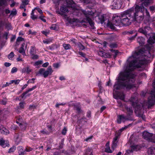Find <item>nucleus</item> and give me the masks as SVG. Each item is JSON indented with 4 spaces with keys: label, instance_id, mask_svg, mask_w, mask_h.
Instances as JSON below:
<instances>
[{
    "label": "nucleus",
    "instance_id": "obj_38",
    "mask_svg": "<svg viewBox=\"0 0 155 155\" xmlns=\"http://www.w3.org/2000/svg\"><path fill=\"white\" fill-rule=\"evenodd\" d=\"M110 51L112 52V53H113L114 54L115 56L114 57H116L118 52V50H117L110 49Z\"/></svg>",
    "mask_w": 155,
    "mask_h": 155
},
{
    "label": "nucleus",
    "instance_id": "obj_56",
    "mask_svg": "<svg viewBox=\"0 0 155 155\" xmlns=\"http://www.w3.org/2000/svg\"><path fill=\"white\" fill-rule=\"evenodd\" d=\"M44 17L41 15L39 17V18L42 21L45 22H46V20L44 18Z\"/></svg>",
    "mask_w": 155,
    "mask_h": 155
},
{
    "label": "nucleus",
    "instance_id": "obj_49",
    "mask_svg": "<svg viewBox=\"0 0 155 155\" xmlns=\"http://www.w3.org/2000/svg\"><path fill=\"white\" fill-rule=\"evenodd\" d=\"M145 12V14H146V16L148 17L149 18L150 17V15L149 12L148 11L147 9L146 8H145V10L144 11V12Z\"/></svg>",
    "mask_w": 155,
    "mask_h": 155
},
{
    "label": "nucleus",
    "instance_id": "obj_7",
    "mask_svg": "<svg viewBox=\"0 0 155 155\" xmlns=\"http://www.w3.org/2000/svg\"><path fill=\"white\" fill-rule=\"evenodd\" d=\"M60 10L61 12L59 11H57V12L59 14L63 16L64 18L67 21H69L70 18L67 15L65 14V13L66 12H68V7L63 5L60 7Z\"/></svg>",
    "mask_w": 155,
    "mask_h": 155
},
{
    "label": "nucleus",
    "instance_id": "obj_45",
    "mask_svg": "<svg viewBox=\"0 0 155 155\" xmlns=\"http://www.w3.org/2000/svg\"><path fill=\"white\" fill-rule=\"evenodd\" d=\"M13 57L14 53L13 52H11L8 55V58L9 59L11 60Z\"/></svg>",
    "mask_w": 155,
    "mask_h": 155
},
{
    "label": "nucleus",
    "instance_id": "obj_59",
    "mask_svg": "<svg viewBox=\"0 0 155 155\" xmlns=\"http://www.w3.org/2000/svg\"><path fill=\"white\" fill-rule=\"evenodd\" d=\"M25 149V151L26 152H29L31 151L32 150V148H30V147L26 148Z\"/></svg>",
    "mask_w": 155,
    "mask_h": 155
},
{
    "label": "nucleus",
    "instance_id": "obj_54",
    "mask_svg": "<svg viewBox=\"0 0 155 155\" xmlns=\"http://www.w3.org/2000/svg\"><path fill=\"white\" fill-rule=\"evenodd\" d=\"M17 69L16 67H13L12 69L11 73H13L16 72L17 71Z\"/></svg>",
    "mask_w": 155,
    "mask_h": 155
},
{
    "label": "nucleus",
    "instance_id": "obj_42",
    "mask_svg": "<svg viewBox=\"0 0 155 155\" xmlns=\"http://www.w3.org/2000/svg\"><path fill=\"white\" fill-rule=\"evenodd\" d=\"M50 28L51 30H56L57 29L56 25L55 24H52L51 26L50 27Z\"/></svg>",
    "mask_w": 155,
    "mask_h": 155
},
{
    "label": "nucleus",
    "instance_id": "obj_22",
    "mask_svg": "<svg viewBox=\"0 0 155 155\" xmlns=\"http://www.w3.org/2000/svg\"><path fill=\"white\" fill-rule=\"evenodd\" d=\"M16 123L17 124L19 123V125L22 130H25L27 126L26 123L25 122L19 123L18 121H16Z\"/></svg>",
    "mask_w": 155,
    "mask_h": 155
},
{
    "label": "nucleus",
    "instance_id": "obj_16",
    "mask_svg": "<svg viewBox=\"0 0 155 155\" xmlns=\"http://www.w3.org/2000/svg\"><path fill=\"white\" fill-rule=\"evenodd\" d=\"M18 153L19 155H24L26 153L25 149L24 150L21 146H19L18 148Z\"/></svg>",
    "mask_w": 155,
    "mask_h": 155
},
{
    "label": "nucleus",
    "instance_id": "obj_8",
    "mask_svg": "<svg viewBox=\"0 0 155 155\" xmlns=\"http://www.w3.org/2000/svg\"><path fill=\"white\" fill-rule=\"evenodd\" d=\"M122 2L121 0H114L112 2V9H120L122 6Z\"/></svg>",
    "mask_w": 155,
    "mask_h": 155
},
{
    "label": "nucleus",
    "instance_id": "obj_4",
    "mask_svg": "<svg viewBox=\"0 0 155 155\" xmlns=\"http://www.w3.org/2000/svg\"><path fill=\"white\" fill-rule=\"evenodd\" d=\"M134 9L135 12L134 13L133 16L132 17V21L140 23L144 18L145 8L139 6V5H136Z\"/></svg>",
    "mask_w": 155,
    "mask_h": 155
},
{
    "label": "nucleus",
    "instance_id": "obj_14",
    "mask_svg": "<svg viewBox=\"0 0 155 155\" xmlns=\"http://www.w3.org/2000/svg\"><path fill=\"white\" fill-rule=\"evenodd\" d=\"M150 44H152L155 42V33H153L147 41Z\"/></svg>",
    "mask_w": 155,
    "mask_h": 155
},
{
    "label": "nucleus",
    "instance_id": "obj_41",
    "mask_svg": "<svg viewBox=\"0 0 155 155\" xmlns=\"http://www.w3.org/2000/svg\"><path fill=\"white\" fill-rule=\"evenodd\" d=\"M117 143H114V142H112L111 149L113 150H114L116 148L117 146Z\"/></svg>",
    "mask_w": 155,
    "mask_h": 155
},
{
    "label": "nucleus",
    "instance_id": "obj_6",
    "mask_svg": "<svg viewBox=\"0 0 155 155\" xmlns=\"http://www.w3.org/2000/svg\"><path fill=\"white\" fill-rule=\"evenodd\" d=\"M82 12L85 16L86 20L89 23L92 28H94V23L91 19L93 12L91 11H86L84 10L82 11Z\"/></svg>",
    "mask_w": 155,
    "mask_h": 155
},
{
    "label": "nucleus",
    "instance_id": "obj_52",
    "mask_svg": "<svg viewBox=\"0 0 155 155\" xmlns=\"http://www.w3.org/2000/svg\"><path fill=\"white\" fill-rule=\"evenodd\" d=\"M41 32L43 34L45 35L46 36L49 33V31H43Z\"/></svg>",
    "mask_w": 155,
    "mask_h": 155
},
{
    "label": "nucleus",
    "instance_id": "obj_26",
    "mask_svg": "<svg viewBox=\"0 0 155 155\" xmlns=\"http://www.w3.org/2000/svg\"><path fill=\"white\" fill-rule=\"evenodd\" d=\"M126 109L127 111L128 114L129 115H130L133 113V111L131 107H126Z\"/></svg>",
    "mask_w": 155,
    "mask_h": 155
},
{
    "label": "nucleus",
    "instance_id": "obj_57",
    "mask_svg": "<svg viewBox=\"0 0 155 155\" xmlns=\"http://www.w3.org/2000/svg\"><path fill=\"white\" fill-rule=\"evenodd\" d=\"M8 32H5L4 35L3 36L5 37V39L7 40L8 39Z\"/></svg>",
    "mask_w": 155,
    "mask_h": 155
},
{
    "label": "nucleus",
    "instance_id": "obj_12",
    "mask_svg": "<svg viewBox=\"0 0 155 155\" xmlns=\"http://www.w3.org/2000/svg\"><path fill=\"white\" fill-rule=\"evenodd\" d=\"M152 136V134L147 131H144L143 133V137L145 139L150 141Z\"/></svg>",
    "mask_w": 155,
    "mask_h": 155
},
{
    "label": "nucleus",
    "instance_id": "obj_32",
    "mask_svg": "<svg viewBox=\"0 0 155 155\" xmlns=\"http://www.w3.org/2000/svg\"><path fill=\"white\" fill-rule=\"evenodd\" d=\"M22 72L24 73L26 72L27 73H29L31 72V70L28 67H27L23 69Z\"/></svg>",
    "mask_w": 155,
    "mask_h": 155
},
{
    "label": "nucleus",
    "instance_id": "obj_28",
    "mask_svg": "<svg viewBox=\"0 0 155 155\" xmlns=\"http://www.w3.org/2000/svg\"><path fill=\"white\" fill-rule=\"evenodd\" d=\"M109 46L111 48H117L118 45L116 43H111L110 44Z\"/></svg>",
    "mask_w": 155,
    "mask_h": 155
},
{
    "label": "nucleus",
    "instance_id": "obj_60",
    "mask_svg": "<svg viewBox=\"0 0 155 155\" xmlns=\"http://www.w3.org/2000/svg\"><path fill=\"white\" fill-rule=\"evenodd\" d=\"M92 137H93L92 136L89 137L88 138H86L85 139V140L87 142L89 141H90L92 139Z\"/></svg>",
    "mask_w": 155,
    "mask_h": 155
},
{
    "label": "nucleus",
    "instance_id": "obj_11",
    "mask_svg": "<svg viewBox=\"0 0 155 155\" xmlns=\"http://www.w3.org/2000/svg\"><path fill=\"white\" fill-rule=\"evenodd\" d=\"M53 72V70L51 66H49L46 70H45L44 77L46 78L48 75H51Z\"/></svg>",
    "mask_w": 155,
    "mask_h": 155
},
{
    "label": "nucleus",
    "instance_id": "obj_64",
    "mask_svg": "<svg viewBox=\"0 0 155 155\" xmlns=\"http://www.w3.org/2000/svg\"><path fill=\"white\" fill-rule=\"evenodd\" d=\"M150 10L152 11H155V7L154 6H150Z\"/></svg>",
    "mask_w": 155,
    "mask_h": 155
},
{
    "label": "nucleus",
    "instance_id": "obj_27",
    "mask_svg": "<svg viewBox=\"0 0 155 155\" xmlns=\"http://www.w3.org/2000/svg\"><path fill=\"white\" fill-rule=\"evenodd\" d=\"M3 5L5 6L8 5L6 0H0V6H2Z\"/></svg>",
    "mask_w": 155,
    "mask_h": 155
},
{
    "label": "nucleus",
    "instance_id": "obj_34",
    "mask_svg": "<svg viewBox=\"0 0 155 155\" xmlns=\"http://www.w3.org/2000/svg\"><path fill=\"white\" fill-rule=\"evenodd\" d=\"M45 69L43 68L40 69L38 71L37 75H38L39 74L42 75L44 76V74L45 72Z\"/></svg>",
    "mask_w": 155,
    "mask_h": 155
},
{
    "label": "nucleus",
    "instance_id": "obj_63",
    "mask_svg": "<svg viewBox=\"0 0 155 155\" xmlns=\"http://www.w3.org/2000/svg\"><path fill=\"white\" fill-rule=\"evenodd\" d=\"M53 67L55 68H58L59 66V65L58 64L55 63L53 64Z\"/></svg>",
    "mask_w": 155,
    "mask_h": 155
},
{
    "label": "nucleus",
    "instance_id": "obj_2",
    "mask_svg": "<svg viewBox=\"0 0 155 155\" xmlns=\"http://www.w3.org/2000/svg\"><path fill=\"white\" fill-rule=\"evenodd\" d=\"M133 7L127 10L120 14V16H115L113 17V24L116 26L129 25L132 21L131 14L134 12Z\"/></svg>",
    "mask_w": 155,
    "mask_h": 155
},
{
    "label": "nucleus",
    "instance_id": "obj_46",
    "mask_svg": "<svg viewBox=\"0 0 155 155\" xmlns=\"http://www.w3.org/2000/svg\"><path fill=\"white\" fill-rule=\"evenodd\" d=\"M42 63L43 61H39L35 62L34 65L35 66L38 65L42 64Z\"/></svg>",
    "mask_w": 155,
    "mask_h": 155
},
{
    "label": "nucleus",
    "instance_id": "obj_13",
    "mask_svg": "<svg viewBox=\"0 0 155 155\" xmlns=\"http://www.w3.org/2000/svg\"><path fill=\"white\" fill-rule=\"evenodd\" d=\"M95 20L98 23L103 24L105 21L103 15H101L95 17Z\"/></svg>",
    "mask_w": 155,
    "mask_h": 155
},
{
    "label": "nucleus",
    "instance_id": "obj_55",
    "mask_svg": "<svg viewBox=\"0 0 155 155\" xmlns=\"http://www.w3.org/2000/svg\"><path fill=\"white\" fill-rule=\"evenodd\" d=\"M65 104V103H57L55 105V107H58L60 105H64Z\"/></svg>",
    "mask_w": 155,
    "mask_h": 155
},
{
    "label": "nucleus",
    "instance_id": "obj_53",
    "mask_svg": "<svg viewBox=\"0 0 155 155\" xmlns=\"http://www.w3.org/2000/svg\"><path fill=\"white\" fill-rule=\"evenodd\" d=\"M126 128H127V127H122L121 129H120L118 131L119 134H120V133L124 130H125Z\"/></svg>",
    "mask_w": 155,
    "mask_h": 155
},
{
    "label": "nucleus",
    "instance_id": "obj_3",
    "mask_svg": "<svg viewBox=\"0 0 155 155\" xmlns=\"http://www.w3.org/2000/svg\"><path fill=\"white\" fill-rule=\"evenodd\" d=\"M130 101L132 103V106L135 107V113L138 114L141 113L140 110L145 105L147 106L148 108H150L154 104L155 102V88H153V89L151 90L150 96L148 98V101L144 102L142 107L137 104V98L136 96L135 97L132 96L130 99Z\"/></svg>",
    "mask_w": 155,
    "mask_h": 155
},
{
    "label": "nucleus",
    "instance_id": "obj_51",
    "mask_svg": "<svg viewBox=\"0 0 155 155\" xmlns=\"http://www.w3.org/2000/svg\"><path fill=\"white\" fill-rule=\"evenodd\" d=\"M17 14V12L15 9H13V10L12 11L10 15H15Z\"/></svg>",
    "mask_w": 155,
    "mask_h": 155
},
{
    "label": "nucleus",
    "instance_id": "obj_50",
    "mask_svg": "<svg viewBox=\"0 0 155 155\" xmlns=\"http://www.w3.org/2000/svg\"><path fill=\"white\" fill-rule=\"evenodd\" d=\"M24 41V39L21 37H18L16 39L17 41Z\"/></svg>",
    "mask_w": 155,
    "mask_h": 155
},
{
    "label": "nucleus",
    "instance_id": "obj_35",
    "mask_svg": "<svg viewBox=\"0 0 155 155\" xmlns=\"http://www.w3.org/2000/svg\"><path fill=\"white\" fill-rule=\"evenodd\" d=\"M34 10H32L31 13V18L33 20H35L37 18V17L34 15Z\"/></svg>",
    "mask_w": 155,
    "mask_h": 155
},
{
    "label": "nucleus",
    "instance_id": "obj_9",
    "mask_svg": "<svg viewBox=\"0 0 155 155\" xmlns=\"http://www.w3.org/2000/svg\"><path fill=\"white\" fill-rule=\"evenodd\" d=\"M129 120L127 116L125 117L124 115H121L117 116V121L118 124H120L122 122H124L126 120Z\"/></svg>",
    "mask_w": 155,
    "mask_h": 155
},
{
    "label": "nucleus",
    "instance_id": "obj_29",
    "mask_svg": "<svg viewBox=\"0 0 155 155\" xmlns=\"http://www.w3.org/2000/svg\"><path fill=\"white\" fill-rule=\"evenodd\" d=\"M120 134H116L115 135V137L113 138L112 142L114 143H117V140L119 139Z\"/></svg>",
    "mask_w": 155,
    "mask_h": 155
},
{
    "label": "nucleus",
    "instance_id": "obj_18",
    "mask_svg": "<svg viewBox=\"0 0 155 155\" xmlns=\"http://www.w3.org/2000/svg\"><path fill=\"white\" fill-rule=\"evenodd\" d=\"M0 132L2 134L6 135L9 133V131L2 126L0 127Z\"/></svg>",
    "mask_w": 155,
    "mask_h": 155
},
{
    "label": "nucleus",
    "instance_id": "obj_37",
    "mask_svg": "<svg viewBox=\"0 0 155 155\" xmlns=\"http://www.w3.org/2000/svg\"><path fill=\"white\" fill-rule=\"evenodd\" d=\"M49 48L51 50H53L57 48V46L55 44H53L49 47Z\"/></svg>",
    "mask_w": 155,
    "mask_h": 155
},
{
    "label": "nucleus",
    "instance_id": "obj_19",
    "mask_svg": "<svg viewBox=\"0 0 155 155\" xmlns=\"http://www.w3.org/2000/svg\"><path fill=\"white\" fill-rule=\"evenodd\" d=\"M137 41L140 45H142L144 44L145 39L142 37H138L137 39Z\"/></svg>",
    "mask_w": 155,
    "mask_h": 155
},
{
    "label": "nucleus",
    "instance_id": "obj_1",
    "mask_svg": "<svg viewBox=\"0 0 155 155\" xmlns=\"http://www.w3.org/2000/svg\"><path fill=\"white\" fill-rule=\"evenodd\" d=\"M140 54V50L129 57L127 60V61H130L128 66L125 70L120 72L118 75L114 87H136L133 85L135 80V75L131 71L135 68L141 67L144 64V61L138 59Z\"/></svg>",
    "mask_w": 155,
    "mask_h": 155
},
{
    "label": "nucleus",
    "instance_id": "obj_5",
    "mask_svg": "<svg viewBox=\"0 0 155 155\" xmlns=\"http://www.w3.org/2000/svg\"><path fill=\"white\" fill-rule=\"evenodd\" d=\"M121 88H115L113 89V95L115 99H120L121 100H124V99L125 95Z\"/></svg>",
    "mask_w": 155,
    "mask_h": 155
},
{
    "label": "nucleus",
    "instance_id": "obj_44",
    "mask_svg": "<svg viewBox=\"0 0 155 155\" xmlns=\"http://www.w3.org/2000/svg\"><path fill=\"white\" fill-rule=\"evenodd\" d=\"M74 108L78 112V113H80L81 112V109H80V107H79L76 106H74Z\"/></svg>",
    "mask_w": 155,
    "mask_h": 155
},
{
    "label": "nucleus",
    "instance_id": "obj_48",
    "mask_svg": "<svg viewBox=\"0 0 155 155\" xmlns=\"http://www.w3.org/2000/svg\"><path fill=\"white\" fill-rule=\"evenodd\" d=\"M78 46L79 48L81 50H83L85 49L84 46L81 43L78 44Z\"/></svg>",
    "mask_w": 155,
    "mask_h": 155
},
{
    "label": "nucleus",
    "instance_id": "obj_23",
    "mask_svg": "<svg viewBox=\"0 0 155 155\" xmlns=\"http://www.w3.org/2000/svg\"><path fill=\"white\" fill-rule=\"evenodd\" d=\"M15 142L17 143H18L21 141V136L19 135H16L15 137Z\"/></svg>",
    "mask_w": 155,
    "mask_h": 155
},
{
    "label": "nucleus",
    "instance_id": "obj_58",
    "mask_svg": "<svg viewBox=\"0 0 155 155\" xmlns=\"http://www.w3.org/2000/svg\"><path fill=\"white\" fill-rule=\"evenodd\" d=\"M67 130L66 128L65 127H64L62 130V134L65 135L66 133Z\"/></svg>",
    "mask_w": 155,
    "mask_h": 155
},
{
    "label": "nucleus",
    "instance_id": "obj_47",
    "mask_svg": "<svg viewBox=\"0 0 155 155\" xmlns=\"http://www.w3.org/2000/svg\"><path fill=\"white\" fill-rule=\"evenodd\" d=\"M150 141L155 143V135H153L151 137V139L150 140Z\"/></svg>",
    "mask_w": 155,
    "mask_h": 155
},
{
    "label": "nucleus",
    "instance_id": "obj_31",
    "mask_svg": "<svg viewBox=\"0 0 155 155\" xmlns=\"http://www.w3.org/2000/svg\"><path fill=\"white\" fill-rule=\"evenodd\" d=\"M63 46L66 50L70 49L71 48V46L69 44H64L63 45Z\"/></svg>",
    "mask_w": 155,
    "mask_h": 155
},
{
    "label": "nucleus",
    "instance_id": "obj_24",
    "mask_svg": "<svg viewBox=\"0 0 155 155\" xmlns=\"http://www.w3.org/2000/svg\"><path fill=\"white\" fill-rule=\"evenodd\" d=\"M140 149V146L138 145H134L131 146V152L137 151Z\"/></svg>",
    "mask_w": 155,
    "mask_h": 155
},
{
    "label": "nucleus",
    "instance_id": "obj_61",
    "mask_svg": "<svg viewBox=\"0 0 155 155\" xmlns=\"http://www.w3.org/2000/svg\"><path fill=\"white\" fill-rule=\"evenodd\" d=\"M78 53H79V54L81 55V56H82L83 57H85L86 55H85V54H84V53L82 52H79Z\"/></svg>",
    "mask_w": 155,
    "mask_h": 155
},
{
    "label": "nucleus",
    "instance_id": "obj_21",
    "mask_svg": "<svg viewBox=\"0 0 155 155\" xmlns=\"http://www.w3.org/2000/svg\"><path fill=\"white\" fill-rule=\"evenodd\" d=\"M106 146V148L105 149V151L108 153H112V151L110 149V143L109 142L107 143Z\"/></svg>",
    "mask_w": 155,
    "mask_h": 155
},
{
    "label": "nucleus",
    "instance_id": "obj_17",
    "mask_svg": "<svg viewBox=\"0 0 155 155\" xmlns=\"http://www.w3.org/2000/svg\"><path fill=\"white\" fill-rule=\"evenodd\" d=\"M148 155H155V148L151 147L148 149Z\"/></svg>",
    "mask_w": 155,
    "mask_h": 155
},
{
    "label": "nucleus",
    "instance_id": "obj_33",
    "mask_svg": "<svg viewBox=\"0 0 155 155\" xmlns=\"http://www.w3.org/2000/svg\"><path fill=\"white\" fill-rule=\"evenodd\" d=\"M141 33H142L144 34L145 36H146V32L145 31V28L144 27L140 28L138 30Z\"/></svg>",
    "mask_w": 155,
    "mask_h": 155
},
{
    "label": "nucleus",
    "instance_id": "obj_30",
    "mask_svg": "<svg viewBox=\"0 0 155 155\" xmlns=\"http://www.w3.org/2000/svg\"><path fill=\"white\" fill-rule=\"evenodd\" d=\"M34 88H31L29 89L27 91H26L25 92L23 93L22 94V95L21 97V98L23 99H24L25 97L24 98V97H25V96H26V94H27V93L28 92L33 90L34 89Z\"/></svg>",
    "mask_w": 155,
    "mask_h": 155
},
{
    "label": "nucleus",
    "instance_id": "obj_15",
    "mask_svg": "<svg viewBox=\"0 0 155 155\" xmlns=\"http://www.w3.org/2000/svg\"><path fill=\"white\" fill-rule=\"evenodd\" d=\"M0 145L3 147L9 146V144L8 141H5L3 139L0 140Z\"/></svg>",
    "mask_w": 155,
    "mask_h": 155
},
{
    "label": "nucleus",
    "instance_id": "obj_62",
    "mask_svg": "<svg viewBox=\"0 0 155 155\" xmlns=\"http://www.w3.org/2000/svg\"><path fill=\"white\" fill-rule=\"evenodd\" d=\"M25 103L24 102H21L19 103L20 107L21 108H24Z\"/></svg>",
    "mask_w": 155,
    "mask_h": 155
},
{
    "label": "nucleus",
    "instance_id": "obj_20",
    "mask_svg": "<svg viewBox=\"0 0 155 155\" xmlns=\"http://www.w3.org/2000/svg\"><path fill=\"white\" fill-rule=\"evenodd\" d=\"M150 1V0H143L141 5L139 6L141 7H144V6H147L149 5Z\"/></svg>",
    "mask_w": 155,
    "mask_h": 155
},
{
    "label": "nucleus",
    "instance_id": "obj_40",
    "mask_svg": "<svg viewBox=\"0 0 155 155\" xmlns=\"http://www.w3.org/2000/svg\"><path fill=\"white\" fill-rule=\"evenodd\" d=\"M16 150V147L15 146H13L11 147L9 150L8 152L11 153L14 152Z\"/></svg>",
    "mask_w": 155,
    "mask_h": 155
},
{
    "label": "nucleus",
    "instance_id": "obj_10",
    "mask_svg": "<svg viewBox=\"0 0 155 155\" xmlns=\"http://www.w3.org/2000/svg\"><path fill=\"white\" fill-rule=\"evenodd\" d=\"M98 55L101 56L105 58H109L110 56V54L109 53H106L104 52L102 49H100L97 51Z\"/></svg>",
    "mask_w": 155,
    "mask_h": 155
},
{
    "label": "nucleus",
    "instance_id": "obj_39",
    "mask_svg": "<svg viewBox=\"0 0 155 155\" xmlns=\"http://www.w3.org/2000/svg\"><path fill=\"white\" fill-rule=\"evenodd\" d=\"M52 40L50 39H48L43 41V43L45 44H49L52 42Z\"/></svg>",
    "mask_w": 155,
    "mask_h": 155
},
{
    "label": "nucleus",
    "instance_id": "obj_25",
    "mask_svg": "<svg viewBox=\"0 0 155 155\" xmlns=\"http://www.w3.org/2000/svg\"><path fill=\"white\" fill-rule=\"evenodd\" d=\"M145 31L146 32V36L148 37L149 36V35L148 34L149 33V31L150 32L151 31V28L149 26H145L144 27Z\"/></svg>",
    "mask_w": 155,
    "mask_h": 155
},
{
    "label": "nucleus",
    "instance_id": "obj_36",
    "mask_svg": "<svg viewBox=\"0 0 155 155\" xmlns=\"http://www.w3.org/2000/svg\"><path fill=\"white\" fill-rule=\"evenodd\" d=\"M20 81L19 80H12L10 81L9 82V84H13L14 83L15 84H18Z\"/></svg>",
    "mask_w": 155,
    "mask_h": 155
},
{
    "label": "nucleus",
    "instance_id": "obj_43",
    "mask_svg": "<svg viewBox=\"0 0 155 155\" xmlns=\"http://www.w3.org/2000/svg\"><path fill=\"white\" fill-rule=\"evenodd\" d=\"M19 52L20 53H23V55L25 54L24 48H23L22 47H20L19 50Z\"/></svg>",
    "mask_w": 155,
    "mask_h": 155
}]
</instances>
